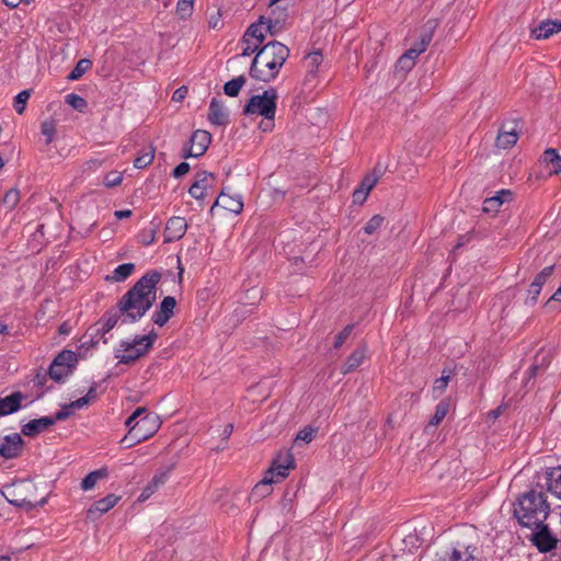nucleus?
Segmentation results:
<instances>
[{
	"instance_id": "1",
	"label": "nucleus",
	"mask_w": 561,
	"mask_h": 561,
	"mask_svg": "<svg viewBox=\"0 0 561 561\" xmlns=\"http://www.w3.org/2000/svg\"><path fill=\"white\" fill-rule=\"evenodd\" d=\"M160 279L161 274L158 271H149L121 297L117 308L122 313L123 324L139 321L153 306Z\"/></svg>"
},
{
	"instance_id": "2",
	"label": "nucleus",
	"mask_w": 561,
	"mask_h": 561,
	"mask_svg": "<svg viewBox=\"0 0 561 561\" xmlns=\"http://www.w3.org/2000/svg\"><path fill=\"white\" fill-rule=\"evenodd\" d=\"M289 57V48L280 42L273 41L262 46L251 64L250 76L254 80L271 82L279 73Z\"/></svg>"
},
{
	"instance_id": "3",
	"label": "nucleus",
	"mask_w": 561,
	"mask_h": 561,
	"mask_svg": "<svg viewBox=\"0 0 561 561\" xmlns=\"http://www.w3.org/2000/svg\"><path fill=\"white\" fill-rule=\"evenodd\" d=\"M550 506L541 492L524 494L514 508V516L523 527H539L547 519Z\"/></svg>"
},
{
	"instance_id": "4",
	"label": "nucleus",
	"mask_w": 561,
	"mask_h": 561,
	"mask_svg": "<svg viewBox=\"0 0 561 561\" xmlns=\"http://www.w3.org/2000/svg\"><path fill=\"white\" fill-rule=\"evenodd\" d=\"M157 337V333L151 331L146 335L135 336L133 341H121L119 347L115 352V358L121 364L130 365L152 348Z\"/></svg>"
},
{
	"instance_id": "5",
	"label": "nucleus",
	"mask_w": 561,
	"mask_h": 561,
	"mask_svg": "<svg viewBox=\"0 0 561 561\" xmlns=\"http://www.w3.org/2000/svg\"><path fill=\"white\" fill-rule=\"evenodd\" d=\"M129 428L128 434L122 439L126 447L141 443L151 437L160 427V420L154 414H146L139 421L131 414L125 422Z\"/></svg>"
},
{
	"instance_id": "6",
	"label": "nucleus",
	"mask_w": 561,
	"mask_h": 561,
	"mask_svg": "<svg viewBox=\"0 0 561 561\" xmlns=\"http://www.w3.org/2000/svg\"><path fill=\"white\" fill-rule=\"evenodd\" d=\"M278 94L275 88L265 90L262 94L253 95L243 107V115L262 116L266 121H274L277 108Z\"/></svg>"
},
{
	"instance_id": "7",
	"label": "nucleus",
	"mask_w": 561,
	"mask_h": 561,
	"mask_svg": "<svg viewBox=\"0 0 561 561\" xmlns=\"http://www.w3.org/2000/svg\"><path fill=\"white\" fill-rule=\"evenodd\" d=\"M35 489L36 488L34 483L22 481L18 484H13L10 488H7V493H4V496L10 504L28 511L36 506V503L33 501ZM45 503L46 499H42L37 505L43 506Z\"/></svg>"
},
{
	"instance_id": "8",
	"label": "nucleus",
	"mask_w": 561,
	"mask_h": 561,
	"mask_svg": "<svg viewBox=\"0 0 561 561\" xmlns=\"http://www.w3.org/2000/svg\"><path fill=\"white\" fill-rule=\"evenodd\" d=\"M77 355L69 350L61 351L53 360L48 369L50 379L61 382L66 377L72 374L77 364Z\"/></svg>"
},
{
	"instance_id": "9",
	"label": "nucleus",
	"mask_w": 561,
	"mask_h": 561,
	"mask_svg": "<svg viewBox=\"0 0 561 561\" xmlns=\"http://www.w3.org/2000/svg\"><path fill=\"white\" fill-rule=\"evenodd\" d=\"M211 141L210 133L197 129L195 130L190 139V148L185 153V158H198L202 157L208 149Z\"/></svg>"
},
{
	"instance_id": "10",
	"label": "nucleus",
	"mask_w": 561,
	"mask_h": 561,
	"mask_svg": "<svg viewBox=\"0 0 561 561\" xmlns=\"http://www.w3.org/2000/svg\"><path fill=\"white\" fill-rule=\"evenodd\" d=\"M24 448V440L18 433L5 435L0 439V455L5 459L18 458Z\"/></svg>"
},
{
	"instance_id": "11",
	"label": "nucleus",
	"mask_w": 561,
	"mask_h": 561,
	"mask_svg": "<svg viewBox=\"0 0 561 561\" xmlns=\"http://www.w3.org/2000/svg\"><path fill=\"white\" fill-rule=\"evenodd\" d=\"M323 56L320 51H312L305 57L307 73L304 84L307 88L313 89L316 87L319 67L321 66Z\"/></svg>"
},
{
	"instance_id": "12",
	"label": "nucleus",
	"mask_w": 561,
	"mask_h": 561,
	"mask_svg": "<svg viewBox=\"0 0 561 561\" xmlns=\"http://www.w3.org/2000/svg\"><path fill=\"white\" fill-rule=\"evenodd\" d=\"M518 139L517 122L512 121L502 125L499 130L495 145L501 149H508L513 147Z\"/></svg>"
},
{
	"instance_id": "13",
	"label": "nucleus",
	"mask_w": 561,
	"mask_h": 561,
	"mask_svg": "<svg viewBox=\"0 0 561 561\" xmlns=\"http://www.w3.org/2000/svg\"><path fill=\"white\" fill-rule=\"evenodd\" d=\"M187 222L184 217H171L164 228V242L180 240L186 232Z\"/></svg>"
},
{
	"instance_id": "14",
	"label": "nucleus",
	"mask_w": 561,
	"mask_h": 561,
	"mask_svg": "<svg viewBox=\"0 0 561 561\" xmlns=\"http://www.w3.org/2000/svg\"><path fill=\"white\" fill-rule=\"evenodd\" d=\"M176 306L175 298L172 296H167L161 301L159 308L152 314V321L159 325L163 327L173 316L174 308Z\"/></svg>"
},
{
	"instance_id": "15",
	"label": "nucleus",
	"mask_w": 561,
	"mask_h": 561,
	"mask_svg": "<svg viewBox=\"0 0 561 561\" xmlns=\"http://www.w3.org/2000/svg\"><path fill=\"white\" fill-rule=\"evenodd\" d=\"M561 32V21L545 20L538 26L530 28V36L535 39H547L550 36Z\"/></svg>"
},
{
	"instance_id": "16",
	"label": "nucleus",
	"mask_w": 561,
	"mask_h": 561,
	"mask_svg": "<svg viewBox=\"0 0 561 561\" xmlns=\"http://www.w3.org/2000/svg\"><path fill=\"white\" fill-rule=\"evenodd\" d=\"M25 396L21 391H14L9 396L0 397V417L18 412L22 408Z\"/></svg>"
},
{
	"instance_id": "17",
	"label": "nucleus",
	"mask_w": 561,
	"mask_h": 561,
	"mask_svg": "<svg viewBox=\"0 0 561 561\" xmlns=\"http://www.w3.org/2000/svg\"><path fill=\"white\" fill-rule=\"evenodd\" d=\"M121 500L115 494H108L105 497L94 502L87 512L88 518L95 519L99 515L107 513Z\"/></svg>"
},
{
	"instance_id": "18",
	"label": "nucleus",
	"mask_w": 561,
	"mask_h": 561,
	"mask_svg": "<svg viewBox=\"0 0 561 561\" xmlns=\"http://www.w3.org/2000/svg\"><path fill=\"white\" fill-rule=\"evenodd\" d=\"M539 530L533 535V541L541 552H548L557 546V539L550 534L546 525L538 527Z\"/></svg>"
},
{
	"instance_id": "19",
	"label": "nucleus",
	"mask_w": 561,
	"mask_h": 561,
	"mask_svg": "<svg viewBox=\"0 0 561 561\" xmlns=\"http://www.w3.org/2000/svg\"><path fill=\"white\" fill-rule=\"evenodd\" d=\"M215 205L221 206L222 208L234 214H240L243 209V202L241 195L229 194L226 191H221L220 195L217 197L215 202Z\"/></svg>"
},
{
	"instance_id": "20",
	"label": "nucleus",
	"mask_w": 561,
	"mask_h": 561,
	"mask_svg": "<svg viewBox=\"0 0 561 561\" xmlns=\"http://www.w3.org/2000/svg\"><path fill=\"white\" fill-rule=\"evenodd\" d=\"M368 348L366 344L359 345L356 350L352 352V354L346 358L345 363L341 368V373L343 375H347L351 371L355 370L359 367L364 359L366 358Z\"/></svg>"
},
{
	"instance_id": "21",
	"label": "nucleus",
	"mask_w": 561,
	"mask_h": 561,
	"mask_svg": "<svg viewBox=\"0 0 561 561\" xmlns=\"http://www.w3.org/2000/svg\"><path fill=\"white\" fill-rule=\"evenodd\" d=\"M476 548L471 546H458L451 552L446 553L438 561H478L474 556Z\"/></svg>"
},
{
	"instance_id": "22",
	"label": "nucleus",
	"mask_w": 561,
	"mask_h": 561,
	"mask_svg": "<svg viewBox=\"0 0 561 561\" xmlns=\"http://www.w3.org/2000/svg\"><path fill=\"white\" fill-rule=\"evenodd\" d=\"M55 423H56V419H51V416H43L41 419H35L22 426V433L25 436L32 437V436H35L38 433L47 430Z\"/></svg>"
},
{
	"instance_id": "23",
	"label": "nucleus",
	"mask_w": 561,
	"mask_h": 561,
	"mask_svg": "<svg viewBox=\"0 0 561 561\" xmlns=\"http://www.w3.org/2000/svg\"><path fill=\"white\" fill-rule=\"evenodd\" d=\"M208 119L213 125L225 126L228 124V114L221 102L213 99L209 104Z\"/></svg>"
},
{
	"instance_id": "24",
	"label": "nucleus",
	"mask_w": 561,
	"mask_h": 561,
	"mask_svg": "<svg viewBox=\"0 0 561 561\" xmlns=\"http://www.w3.org/2000/svg\"><path fill=\"white\" fill-rule=\"evenodd\" d=\"M377 182L378 175H366L353 193L354 202L363 204Z\"/></svg>"
},
{
	"instance_id": "25",
	"label": "nucleus",
	"mask_w": 561,
	"mask_h": 561,
	"mask_svg": "<svg viewBox=\"0 0 561 561\" xmlns=\"http://www.w3.org/2000/svg\"><path fill=\"white\" fill-rule=\"evenodd\" d=\"M512 193L507 190H502L497 193V195L485 198L483 202V211L484 213H497L501 206L511 201Z\"/></svg>"
},
{
	"instance_id": "26",
	"label": "nucleus",
	"mask_w": 561,
	"mask_h": 561,
	"mask_svg": "<svg viewBox=\"0 0 561 561\" xmlns=\"http://www.w3.org/2000/svg\"><path fill=\"white\" fill-rule=\"evenodd\" d=\"M293 457L289 454H285L284 456H278L273 465L272 469H275V474L278 481H282L288 476L289 469L293 467Z\"/></svg>"
},
{
	"instance_id": "27",
	"label": "nucleus",
	"mask_w": 561,
	"mask_h": 561,
	"mask_svg": "<svg viewBox=\"0 0 561 561\" xmlns=\"http://www.w3.org/2000/svg\"><path fill=\"white\" fill-rule=\"evenodd\" d=\"M168 479L167 472H160L153 476L151 481L144 488L141 494L139 495V501L145 502L148 500L156 491L157 489L164 484Z\"/></svg>"
},
{
	"instance_id": "28",
	"label": "nucleus",
	"mask_w": 561,
	"mask_h": 561,
	"mask_svg": "<svg viewBox=\"0 0 561 561\" xmlns=\"http://www.w3.org/2000/svg\"><path fill=\"white\" fill-rule=\"evenodd\" d=\"M548 491L556 497L561 499V468H552L547 472Z\"/></svg>"
},
{
	"instance_id": "29",
	"label": "nucleus",
	"mask_w": 561,
	"mask_h": 561,
	"mask_svg": "<svg viewBox=\"0 0 561 561\" xmlns=\"http://www.w3.org/2000/svg\"><path fill=\"white\" fill-rule=\"evenodd\" d=\"M122 321V313L119 309L117 310H108L103 314L101 318L99 324L101 325L100 331H102V334L110 332L117 323L118 321Z\"/></svg>"
},
{
	"instance_id": "30",
	"label": "nucleus",
	"mask_w": 561,
	"mask_h": 561,
	"mask_svg": "<svg viewBox=\"0 0 561 561\" xmlns=\"http://www.w3.org/2000/svg\"><path fill=\"white\" fill-rule=\"evenodd\" d=\"M451 376L453 370L450 368H444L442 371V376L434 381L432 393L435 399H437L445 392Z\"/></svg>"
},
{
	"instance_id": "31",
	"label": "nucleus",
	"mask_w": 561,
	"mask_h": 561,
	"mask_svg": "<svg viewBox=\"0 0 561 561\" xmlns=\"http://www.w3.org/2000/svg\"><path fill=\"white\" fill-rule=\"evenodd\" d=\"M108 476V471L106 468H101L90 472L82 481L81 489L83 491L92 490L98 481L105 479Z\"/></svg>"
},
{
	"instance_id": "32",
	"label": "nucleus",
	"mask_w": 561,
	"mask_h": 561,
	"mask_svg": "<svg viewBox=\"0 0 561 561\" xmlns=\"http://www.w3.org/2000/svg\"><path fill=\"white\" fill-rule=\"evenodd\" d=\"M264 23V16H261L259 23L251 24L244 34L251 38L252 42H255L257 45H262L265 39V34L262 30V24Z\"/></svg>"
},
{
	"instance_id": "33",
	"label": "nucleus",
	"mask_w": 561,
	"mask_h": 561,
	"mask_svg": "<svg viewBox=\"0 0 561 561\" xmlns=\"http://www.w3.org/2000/svg\"><path fill=\"white\" fill-rule=\"evenodd\" d=\"M247 79L244 76H239L228 82L224 85V91L228 96H237L241 90V88L244 85Z\"/></svg>"
},
{
	"instance_id": "34",
	"label": "nucleus",
	"mask_w": 561,
	"mask_h": 561,
	"mask_svg": "<svg viewBox=\"0 0 561 561\" xmlns=\"http://www.w3.org/2000/svg\"><path fill=\"white\" fill-rule=\"evenodd\" d=\"M543 161L550 163L553 167V173L559 174L561 172V156L558 154L553 148L547 149L542 154Z\"/></svg>"
},
{
	"instance_id": "35",
	"label": "nucleus",
	"mask_w": 561,
	"mask_h": 561,
	"mask_svg": "<svg viewBox=\"0 0 561 561\" xmlns=\"http://www.w3.org/2000/svg\"><path fill=\"white\" fill-rule=\"evenodd\" d=\"M135 270V265L133 263H124L118 265L112 275V279L114 282H123L128 278Z\"/></svg>"
},
{
	"instance_id": "36",
	"label": "nucleus",
	"mask_w": 561,
	"mask_h": 561,
	"mask_svg": "<svg viewBox=\"0 0 561 561\" xmlns=\"http://www.w3.org/2000/svg\"><path fill=\"white\" fill-rule=\"evenodd\" d=\"M449 411V403L446 400L440 401L436 405V410L432 419L430 420V425L437 426L447 415Z\"/></svg>"
},
{
	"instance_id": "37",
	"label": "nucleus",
	"mask_w": 561,
	"mask_h": 561,
	"mask_svg": "<svg viewBox=\"0 0 561 561\" xmlns=\"http://www.w3.org/2000/svg\"><path fill=\"white\" fill-rule=\"evenodd\" d=\"M92 62L89 59H80L73 70L68 75L69 80H78L81 78L90 68Z\"/></svg>"
},
{
	"instance_id": "38",
	"label": "nucleus",
	"mask_w": 561,
	"mask_h": 561,
	"mask_svg": "<svg viewBox=\"0 0 561 561\" xmlns=\"http://www.w3.org/2000/svg\"><path fill=\"white\" fill-rule=\"evenodd\" d=\"M153 158L154 149L150 147L134 160V167L137 169H144L152 162Z\"/></svg>"
},
{
	"instance_id": "39",
	"label": "nucleus",
	"mask_w": 561,
	"mask_h": 561,
	"mask_svg": "<svg viewBox=\"0 0 561 561\" xmlns=\"http://www.w3.org/2000/svg\"><path fill=\"white\" fill-rule=\"evenodd\" d=\"M279 482L275 474V469L270 468L265 473L263 479L255 484V492H260L261 489L271 486L273 483Z\"/></svg>"
},
{
	"instance_id": "40",
	"label": "nucleus",
	"mask_w": 561,
	"mask_h": 561,
	"mask_svg": "<svg viewBox=\"0 0 561 561\" xmlns=\"http://www.w3.org/2000/svg\"><path fill=\"white\" fill-rule=\"evenodd\" d=\"M31 96V93L28 90L21 91L15 98H14V110L18 114H23L26 107V103Z\"/></svg>"
},
{
	"instance_id": "41",
	"label": "nucleus",
	"mask_w": 561,
	"mask_h": 561,
	"mask_svg": "<svg viewBox=\"0 0 561 561\" xmlns=\"http://www.w3.org/2000/svg\"><path fill=\"white\" fill-rule=\"evenodd\" d=\"M242 53L241 56H250L254 53H257V50L261 48L260 45H257L255 42H252L249 36L243 34L242 39Z\"/></svg>"
},
{
	"instance_id": "42",
	"label": "nucleus",
	"mask_w": 561,
	"mask_h": 561,
	"mask_svg": "<svg viewBox=\"0 0 561 561\" xmlns=\"http://www.w3.org/2000/svg\"><path fill=\"white\" fill-rule=\"evenodd\" d=\"M194 8V0H179L176 4V12L182 18L191 16Z\"/></svg>"
},
{
	"instance_id": "43",
	"label": "nucleus",
	"mask_w": 561,
	"mask_h": 561,
	"mask_svg": "<svg viewBox=\"0 0 561 561\" xmlns=\"http://www.w3.org/2000/svg\"><path fill=\"white\" fill-rule=\"evenodd\" d=\"M20 202V192L16 188L9 190L3 196L2 203L9 207L14 208Z\"/></svg>"
},
{
	"instance_id": "44",
	"label": "nucleus",
	"mask_w": 561,
	"mask_h": 561,
	"mask_svg": "<svg viewBox=\"0 0 561 561\" xmlns=\"http://www.w3.org/2000/svg\"><path fill=\"white\" fill-rule=\"evenodd\" d=\"M385 218L380 215L373 216L364 227V231L367 234L376 232L383 224Z\"/></svg>"
},
{
	"instance_id": "45",
	"label": "nucleus",
	"mask_w": 561,
	"mask_h": 561,
	"mask_svg": "<svg viewBox=\"0 0 561 561\" xmlns=\"http://www.w3.org/2000/svg\"><path fill=\"white\" fill-rule=\"evenodd\" d=\"M123 181L122 173L117 171H111L104 176V185L106 187H115L119 185Z\"/></svg>"
},
{
	"instance_id": "46",
	"label": "nucleus",
	"mask_w": 561,
	"mask_h": 561,
	"mask_svg": "<svg viewBox=\"0 0 561 561\" xmlns=\"http://www.w3.org/2000/svg\"><path fill=\"white\" fill-rule=\"evenodd\" d=\"M353 329H354V325L348 324L335 336L334 344H333L334 348H340L345 343V341L351 335Z\"/></svg>"
},
{
	"instance_id": "47",
	"label": "nucleus",
	"mask_w": 561,
	"mask_h": 561,
	"mask_svg": "<svg viewBox=\"0 0 561 561\" xmlns=\"http://www.w3.org/2000/svg\"><path fill=\"white\" fill-rule=\"evenodd\" d=\"M41 131L47 138L46 144H50L56 131L55 123L53 121L43 122L41 125Z\"/></svg>"
},
{
	"instance_id": "48",
	"label": "nucleus",
	"mask_w": 561,
	"mask_h": 561,
	"mask_svg": "<svg viewBox=\"0 0 561 561\" xmlns=\"http://www.w3.org/2000/svg\"><path fill=\"white\" fill-rule=\"evenodd\" d=\"M67 103L73 108L82 111L87 106V102L78 94L70 93L66 96Z\"/></svg>"
},
{
	"instance_id": "49",
	"label": "nucleus",
	"mask_w": 561,
	"mask_h": 561,
	"mask_svg": "<svg viewBox=\"0 0 561 561\" xmlns=\"http://www.w3.org/2000/svg\"><path fill=\"white\" fill-rule=\"evenodd\" d=\"M314 433H316L314 428H312L310 426L304 427L297 434L296 443H298V442L310 443L313 439V437H314Z\"/></svg>"
},
{
	"instance_id": "50",
	"label": "nucleus",
	"mask_w": 561,
	"mask_h": 561,
	"mask_svg": "<svg viewBox=\"0 0 561 561\" xmlns=\"http://www.w3.org/2000/svg\"><path fill=\"white\" fill-rule=\"evenodd\" d=\"M188 193L195 199H203L206 193V185H199V182H194L191 185Z\"/></svg>"
},
{
	"instance_id": "51",
	"label": "nucleus",
	"mask_w": 561,
	"mask_h": 561,
	"mask_svg": "<svg viewBox=\"0 0 561 561\" xmlns=\"http://www.w3.org/2000/svg\"><path fill=\"white\" fill-rule=\"evenodd\" d=\"M541 289H542V286H540L536 282H533L528 289L527 302L534 305L537 301V297L539 296Z\"/></svg>"
},
{
	"instance_id": "52",
	"label": "nucleus",
	"mask_w": 561,
	"mask_h": 561,
	"mask_svg": "<svg viewBox=\"0 0 561 561\" xmlns=\"http://www.w3.org/2000/svg\"><path fill=\"white\" fill-rule=\"evenodd\" d=\"M432 41V35L430 34H425L423 35L419 42H416L412 48L417 50L419 55H421L422 53H424L427 48V46L430 45Z\"/></svg>"
},
{
	"instance_id": "53",
	"label": "nucleus",
	"mask_w": 561,
	"mask_h": 561,
	"mask_svg": "<svg viewBox=\"0 0 561 561\" xmlns=\"http://www.w3.org/2000/svg\"><path fill=\"white\" fill-rule=\"evenodd\" d=\"M554 270V265H550L545 267L534 279V282L538 283L540 286L547 282V279L552 275Z\"/></svg>"
},
{
	"instance_id": "54",
	"label": "nucleus",
	"mask_w": 561,
	"mask_h": 561,
	"mask_svg": "<svg viewBox=\"0 0 561 561\" xmlns=\"http://www.w3.org/2000/svg\"><path fill=\"white\" fill-rule=\"evenodd\" d=\"M156 230L154 229H146L140 234V242L144 245H150L154 241Z\"/></svg>"
},
{
	"instance_id": "55",
	"label": "nucleus",
	"mask_w": 561,
	"mask_h": 561,
	"mask_svg": "<svg viewBox=\"0 0 561 561\" xmlns=\"http://www.w3.org/2000/svg\"><path fill=\"white\" fill-rule=\"evenodd\" d=\"M414 61H412L410 58H408L405 55H402L399 60H398V64L397 66L401 69V70H404V71H409L413 68L414 66Z\"/></svg>"
},
{
	"instance_id": "56",
	"label": "nucleus",
	"mask_w": 561,
	"mask_h": 561,
	"mask_svg": "<svg viewBox=\"0 0 561 561\" xmlns=\"http://www.w3.org/2000/svg\"><path fill=\"white\" fill-rule=\"evenodd\" d=\"M73 412V409L69 405L64 407L60 411H58L55 416H51V419H56V421H62L69 417Z\"/></svg>"
},
{
	"instance_id": "57",
	"label": "nucleus",
	"mask_w": 561,
	"mask_h": 561,
	"mask_svg": "<svg viewBox=\"0 0 561 561\" xmlns=\"http://www.w3.org/2000/svg\"><path fill=\"white\" fill-rule=\"evenodd\" d=\"M190 171V164L187 162H181L172 172L174 178H181Z\"/></svg>"
},
{
	"instance_id": "58",
	"label": "nucleus",
	"mask_w": 561,
	"mask_h": 561,
	"mask_svg": "<svg viewBox=\"0 0 561 561\" xmlns=\"http://www.w3.org/2000/svg\"><path fill=\"white\" fill-rule=\"evenodd\" d=\"M208 25L210 28H219L221 27V13L220 11H217L215 14L210 15L208 20Z\"/></svg>"
},
{
	"instance_id": "59",
	"label": "nucleus",
	"mask_w": 561,
	"mask_h": 561,
	"mask_svg": "<svg viewBox=\"0 0 561 561\" xmlns=\"http://www.w3.org/2000/svg\"><path fill=\"white\" fill-rule=\"evenodd\" d=\"M186 94H187V88L181 87L174 91V93L172 95V101L182 102L186 98Z\"/></svg>"
},
{
	"instance_id": "60",
	"label": "nucleus",
	"mask_w": 561,
	"mask_h": 561,
	"mask_svg": "<svg viewBox=\"0 0 561 561\" xmlns=\"http://www.w3.org/2000/svg\"><path fill=\"white\" fill-rule=\"evenodd\" d=\"M213 178L211 173L206 171L199 172L196 174V180L194 182H199V185H208V179Z\"/></svg>"
},
{
	"instance_id": "61",
	"label": "nucleus",
	"mask_w": 561,
	"mask_h": 561,
	"mask_svg": "<svg viewBox=\"0 0 561 561\" xmlns=\"http://www.w3.org/2000/svg\"><path fill=\"white\" fill-rule=\"evenodd\" d=\"M102 165V161L98 159H92L85 162L84 168L87 171L93 172L98 170Z\"/></svg>"
},
{
	"instance_id": "62",
	"label": "nucleus",
	"mask_w": 561,
	"mask_h": 561,
	"mask_svg": "<svg viewBox=\"0 0 561 561\" xmlns=\"http://www.w3.org/2000/svg\"><path fill=\"white\" fill-rule=\"evenodd\" d=\"M47 374L46 373H37L33 378L34 386L43 387L46 383Z\"/></svg>"
},
{
	"instance_id": "63",
	"label": "nucleus",
	"mask_w": 561,
	"mask_h": 561,
	"mask_svg": "<svg viewBox=\"0 0 561 561\" xmlns=\"http://www.w3.org/2000/svg\"><path fill=\"white\" fill-rule=\"evenodd\" d=\"M89 403V398H79L78 400L70 403V408L75 409H82Z\"/></svg>"
},
{
	"instance_id": "64",
	"label": "nucleus",
	"mask_w": 561,
	"mask_h": 561,
	"mask_svg": "<svg viewBox=\"0 0 561 561\" xmlns=\"http://www.w3.org/2000/svg\"><path fill=\"white\" fill-rule=\"evenodd\" d=\"M114 216L117 218V219H124V218H128L131 216V210L129 209H122V210H116L114 213Z\"/></svg>"
}]
</instances>
